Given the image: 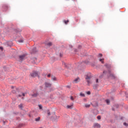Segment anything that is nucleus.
I'll use <instances>...</instances> for the list:
<instances>
[{
  "instance_id": "obj_23",
  "label": "nucleus",
  "mask_w": 128,
  "mask_h": 128,
  "mask_svg": "<svg viewBox=\"0 0 128 128\" xmlns=\"http://www.w3.org/2000/svg\"><path fill=\"white\" fill-rule=\"evenodd\" d=\"M97 118H98V120H100V118H102V117H100V116H97Z\"/></svg>"
},
{
  "instance_id": "obj_3",
  "label": "nucleus",
  "mask_w": 128,
  "mask_h": 128,
  "mask_svg": "<svg viewBox=\"0 0 128 128\" xmlns=\"http://www.w3.org/2000/svg\"><path fill=\"white\" fill-rule=\"evenodd\" d=\"M30 76L32 78H36V76H38V73L36 72H33L30 74Z\"/></svg>"
},
{
  "instance_id": "obj_34",
  "label": "nucleus",
  "mask_w": 128,
  "mask_h": 128,
  "mask_svg": "<svg viewBox=\"0 0 128 128\" xmlns=\"http://www.w3.org/2000/svg\"><path fill=\"white\" fill-rule=\"evenodd\" d=\"M34 60H36V58H34Z\"/></svg>"
},
{
  "instance_id": "obj_18",
  "label": "nucleus",
  "mask_w": 128,
  "mask_h": 128,
  "mask_svg": "<svg viewBox=\"0 0 128 128\" xmlns=\"http://www.w3.org/2000/svg\"><path fill=\"white\" fill-rule=\"evenodd\" d=\"M80 96H83V97H84L85 96V95L84 94H82V93H80Z\"/></svg>"
},
{
  "instance_id": "obj_37",
  "label": "nucleus",
  "mask_w": 128,
  "mask_h": 128,
  "mask_svg": "<svg viewBox=\"0 0 128 128\" xmlns=\"http://www.w3.org/2000/svg\"><path fill=\"white\" fill-rule=\"evenodd\" d=\"M40 128H42V127Z\"/></svg>"
},
{
  "instance_id": "obj_25",
  "label": "nucleus",
  "mask_w": 128,
  "mask_h": 128,
  "mask_svg": "<svg viewBox=\"0 0 128 128\" xmlns=\"http://www.w3.org/2000/svg\"><path fill=\"white\" fill-rule=\"evenodd\" d=\"M124 126H128V124L126 123V122H124Z\"/></svg>"
},
{
  "instance_id": "obj_29",
  "label": "nucleus",
  "mask_w": 128,
  "mask_h": 128,
  "mask_svg": "<svg viewBox=\"0 0 128 128\" xmlns=\"http://www.w3.org/2000/svg\"><path fill=\"white\" fill-rule=\"evenodd\" d=\"M0 50H4V48H2V47H0Z\"/></svg>"
},
{
  "instance_id": "obj_6",
  "label": "nucleus",
  "mask_w": 128,
  "mask_h": 128,
  "mask_svg": "<svg viewBox=\"0 0 128 128\" xmlns=\"http://www.w3.org/2000/svg\"><path fill=\"white\" fill-rule=\"evenodd\" d=\"M94 126L95 128H100V124H98V123H96L94 124Z\"/></svg>"
},
{
  "instance_id": "obj_19",
  "label": "nucleus",
  "mask_w": 128,
  "mask_h": 128,
  "mask_svg": "<svg viewBox=\"0 0 128 128\" xmlns=\"http://www.w3.org/2000/svg\"><path fill=\"white\" fill-rule=\"evenodd\" d=\"M47 114L48 116H50V110H48L47 111Z\"/></svg>"
},
{
  "instance_id": "obj_10",
  "label": "nucleus",
  "mask_w": 128,
  "mask_h": 128,
  "mask_svg": "<svg viewBox=\"0 0 128 128\" xmlns=\"http://www.w3.org/2000/svg\"><path fill=\"white\" fill-rule=\"evenodd\" d=\"M84 106H85L86 108H90V105L89 104H84Z\"/></svg>"
},
{
  "instance_id": "obj_8",
  "label": "nucleus",
  "mask_w": 128,
  "mask_h": 128,
  "mask_svg": "<svg viewBox=\"0 0 128 128\" xmlns=\"http://www.w3.org/2000/svg\"><path fill=\"white\" fill-rule=\"evenodd\" d=\"M47 46H52V42H49L47 44Z\"/></svg>"
},
{
  "instance_id": "obj_21",
  "label": "nucleus",
  "mask_w": 128,
  "mask_h": 128,
  "mask_svg": "<svg viewBox=\"0 0 128 128\" xmlns=\"http://www.w3.org/2000/svg\"><path fill=\"white\" fill-rule=\"evenodd\" d=\"M18 106H19L20 108H22V104H20V105Z\"/></svg>"
},
{
  "instance_id": "obj_2",
  "label": "nucleus",
  "mask_w": 128,
  "mask_h": 128,
  "mask_svg": "<svg viewBox=\"0 0 128 128\" xmlns=\"http://www.w3.org/2000/svg\"><path fill=\"white\" fill-rule=\"evenodd\" d=\"M26 54H23L22 55L19 56V62H22V60H26Z\"/></svg>"
},
{
  "instance_id": "obj_33",
  "label": "nucleus",
  "mask_w": 128,
  "mask_h": 128,
  "mask_svg": "<svg viewBox=\"0 0 128 128\" xmlns=\"http://www.w3.org/2000/svg\"><path fill=\"white\" fill-rule=\"evenodd\" d=\"M18 96L20 97V96H22V95L19 94V95H18Z\"/></svg>"
},
{
  "instance_id": "obj_17",
  "label": "nucleus",
  "mask_w": 128,
  "mask_h": 128,
  "mask_svg": "<svg viewBox=\"0 0 128 128\" xmlns=\"http://www.w3.org/2000/svg\"><path fill=\"white\" fill-rule=\"evenodd\" d=\"M102 54H99L98 55V58H102Z\"/></svg>"
},
{
  "instance_id": "obj_28",
  "label": "nucleus",
  "mask_w": 128,
  "mask_h": 128,
  "mask_svg": "<svg viewBox=\"0 0 128 128\" xmlns=\"http://www.w3.org/2000/svg\"><path fill=\"white\" fill-rule=\"evenodd\" d=\"M70 100H74V97L71 96V97H70Z\"/></svg>"
},
{
  "instance_id": "obj_16",
  "label": "nucleus",
  "mask_w": 128,
  "mask_h": 128,
  "mask_svg": "<svg viewBox=\"0 0 128 128\" xmlns=\"http://www.w3.org/2000/svg\"><path fill=\"white\" fill-rule=\"evenodd\" d=\"M40 120V118L38 117V118H36V121L38 122Z\"/></svg>"
},
{
  "instance_id": "obj_4",
  "label": "nucleus",
  "mask_w": 128,
  "mask_h": 128,
  "mask_svg": "<svg viewBox=\"0 0 128 128\" xmlns=\"http://www.w3.org/2000/svg\"><path fill=\"white\" fill-rule=\"evenodd\" d=\"M45 86L46 88H50V86H52V84H50V83L46 82H45Z\"/></svg>"
},
{
  "instance_id": "obj_13",
  "label": "nucleus",
  "mask_w": 128,
  "mask_h": 128,
  "mask_svg": "<svg viewBox=\"0 0 128 128\" xmlns=\"http://www.w3.org/2000/svg\"><path fill=\"white\" fill-rule=\"evenodd\" d=\"M72 106H73L72 105H70V106H67V108H70V110H72Z\"/></svg>"
},
{
  "instance_id": "obj_30",
  "label": "nucleus",
  "mask_w": 128,
  "mask_h": 128,
  "mask_svg": "<svg viewBox=\"0 0 128 128\" xmlns=\"http://www.w3.org/2000/svg\"><path fill=\"white\" fill-rule=\"evenodd\" d=\"M48 78H50V74H48Z\"/></svg>"
},
{
  "instance_id": "obj_15",
  "label": "nucleus",
  "mask_w": 128,
  "mask_h": 128,
  "mask_svg": "<svg viewBox=\"0 0 128 128\" xmlns=\"http://www.w3.org/2000/svg\"><path fill=\"white\" fill-rule=\"evenodd\" d=\"M3 8L5 9L4 10H8V6H3Z\"/></svg>"
},
{
  "instance_id": "obj_9",
  "label": "nucleus",
  "mask_w": 128,
  "mask_h": 128,
  "mask_svg": "<svg viewBox=\"0 0 128 128\" xmlns=\"http://www.w3.org/2000/svg\"><path fill=\"white\" fill-rule=\"evenodd\" d=\"M38 95V93L34 94L32 95L33 98H36V96Z\"/></svg>"
},
{
  "instance_id": "obj_32",
  "label": "nucleus",
  "mask_w": 128,
  "mask_h": 128,
  "mask_svg": "<svg viewBox=\"0 0 128 128\" xmlns=\"http://www.w3.org/2000/svg\"><path fill=\"white\" fill-rule=\"evenodd\" d=\"M60 57H62V54H60Z\"/></svg>"
},
{
  "instance_id": "obj_1",
  "label": "nucleus",
  "mask_w": 128,
  "mask_h": 128,
  "mask_svg": "<svg viewBox=\"0 0 128 128\" xmlns=\"http://www.w3.org/2000/svg\"><path fill=\"white\" fill-rule=\"evenodd\" d=\"M90 78H92V74L90 73H88L86 75L85 79L86 80L88 86H90V84L92 83Z\"/></svg>"
},
{
  "instance_id": "obj_31",
  "label": "nucleus",
  "mask_w": 128,
  "mask_h": 128,
  "mask_svg": "<svg viewBox=\"0 0 128 128\" xmlns=\"http://www.w3.org/2000/svg\"><path fill=\"white\" fill-rule=\"evenodd\" d=\"M98 82V79H96V82Z\"/></svg>"
},
{
  "instance_id": "obj_12",
  "label": "nucleus",
  "mask_w": 128,
  "mask_h": 128,
  "mask_svg": "<svg viewBox=\"0 0 128 128\" xmlns=\"http://www.w3.org/2000/svg\"><path fill=\"white\" fill-rule=\"evenodd\" d=\"M104 58L100 59V62L102 64H104Z\"/></svg>"
},
{
  "instance_id": "obj_7",
  "label": "nucleus",
  "mask_w": 128,
  "mask_h": 128,
  "mask_svg": "<svg viewBox=\"0 0 128 128\" xmlns=\"http://www.w3.org/2000/svg\"><path fill=\"white\" fill-rule=\"evenodd\" d=\"M80 82V78H78L74 80L73 82L74 84H76L77 82Z\"/></svg>"
},
{
  "instance_id": "obj_35",
  "label": "nucleus",
  "mask_w": 128,
  "mask_h": 128,
  "mask_svg": "<svg viewBox=\"0 0 128 128\" xmlns=\"http://www.w3.org/2000/svg\"><path fill=\"white\" fill-rule=\"evenodd\" d=\"M65 64L64 62L62 63V64Z\"/></svg>"
},
{
  "instance_id": "obj_20",
  "label": "nucleus",
  "mask_w": 128,
  "mask_h": 128,
  "mask_svg": "<svg viewBox=\"0 0 128 128\" xmlns=\"http://www.w3.org/2000/svg\"><path fill=\"white\" fill-rule=\"evenodd\" d=\"M40 110H42V106L40 104L38 105Z\"/></svg>"
},
{
  "instance_id": "obj_22",
  "label": "nucleus",
  "mask_w": 128,
  "mask_h": 128,
  "mask_svg": "<svg viewBox=\"0 0 128 128\" xmlns=\"http://www.w3.org/2000/svg\"><path fill=\"white\" fill-rule=\"evenodd\" d=\"M18 42L22 43V42H24V40H18Z\"/></svg>"
},
{
  "instance_id": "obj_24",
  "label": "nucleus",
  "mask_w": 128,
  "mask_h": 128,
  "mask_svg": "<svg viewBox=\"0 0 128 128\" xmlns=\"http://www.w3.org/2000/svg\"><path fill=\"white\" fill-rule=\"evenodd\" d=\"M52 80H56V77H53L52 78Z\"/></svg>"
},
{
  "instance_id": "obj_26",
  "label": "nucleus",
  "mask_w": 128,
  "mask_h": 128,
  "mask_svg": "<svg viewBox=\"0 0 128 128\" xmlns=\"http://www.w3.org/2000/svg\"><path fill=\"white\" fill-rule=\"evenodd\" d=\"M87 94H90V91H88L87 92H86Z\"/></svg>"
},
{
  "instance_id": "obj_27",
  "label": "nucleus",
  "mask_w": 128,
  "mask_h": 128,
  "mask_svg": "<svg viewBox=\"0 0 128 128\" xmlns=\"http://www.w3.org/2000/svg\"><path fill=\"white\" fill-rule=\"evenodd\" d=\"M22 96H26V93H22Z\"/></svg>"
},
{
  "instance_id": "obj_11",
  "label": "nucleus",
  "mask_w": 128,
  "mask_h": 128,
  "mask_svg": "<svg viewBox=\"0 0 128 128\" xmlns=\"http://www.w3.org/2000/svg\"><path fill=\"white\" fill-rule=\"evenodd\" d=\"M70 22V21H69L68 20H64V22L65 24H68V22Z\"/></svg>"
},
{
  "instance_id": "obj_36",
  "label": "nucleus",
  "mask_w": 128,
  "mask_h": 128,
  "mask_svg": "<svg viewBox=\"0 0 128 128\" xmlns=\"http://www.w3.org/2000/svg\"><path fill=\"white\" fill-rule=\"evenodd\" d=\"M103 72H104V74H105V72H106V71H104Z\"/></svg>"
},
{
  "instance_id": "obj_5",
  "label": "nucleus",
  "mask_w": 128,
  "mask_h": 128,
  "mask_svg": "<svg viewBox=\"0 0 128 128\" xmlns=\"http://www.w3.org/2000/svg\"><path fill=\"white\" fill-rule=\"evenodd\" d=\"M109 78H116V76H114V75L112 73H110V72H109Z\"/></svg>"
},
{
  "instance_id": "obj_14",
  "label": "nucleus",
  "mask_w": 128,
  "mask_h": 128,
  "mask_svg": "<svg viewBox=\"0 0 128 128\" xmlns=\"http://www.w3.org/2000/svg\"><path fill=\"white\" fill-rule=\"evenodd\" d=\"M106 104H110V100L108 99L106 100Z\"/></svg>"
}]
</instances>
